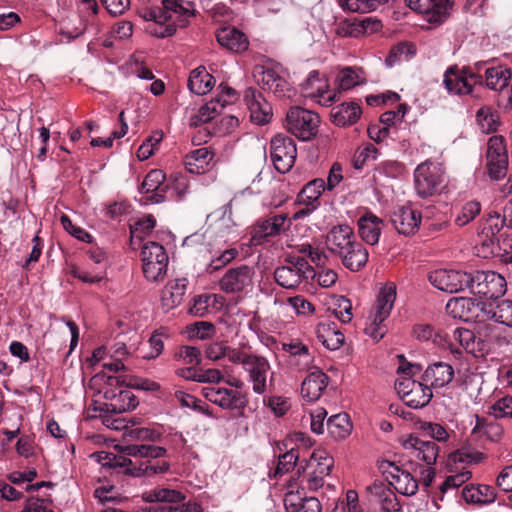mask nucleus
Wrapping results in <instances>:
<instances>
[{"label":"nucleus","mask_w":512,"mask_h":512,"mask_svg":"<svg viewBox=\"0 0 512 512\" xmlns=\"http://www.w3.org/2000/svg\"><path fill=\"white\" fill-rule=\"evenodd\" d=\"M91 386L96 387L98 393H102L107 402L91 404L87 409L88 418L102 417V412L121 414L135 409L138 405L134 393L118 376L96 374L91 379Z\"/></svg>","instance_id":"1"},{"label":"nucleus","mask_w":512,"mask_h":512,"mask_svg":"<svg viewBox=\"0 0 512 512\" xmlns=\"http://www.w3.org/2000/svg\"><path fill=\"white\" fill-rule=\"evenodd\" d=\"M396 299V287L393 284L383 287L374 306L367 316L364 332L374 340H380L387 333L385 320L389 317Z\"/></svg>","instance_id":"2"},{"label":"nucleus","mask_w":512,"mask_h":512,"mask_svg":"<svg viewBox=\"0 0 512 512\" xmlns=\"http://www.w3.org/2000/svg\"><path fill=\"white\" fill-rule=\"evenodd\" d=\"M415 366L409 364L407 367L401 365L398 370L402 371L405 375L398 377L395 382V390L404 403L414 409L422 408L426 406L433 394L431 387L414 380L409 377V373H413L412 370ZM419 370L418 367H416Z\"/></svg>","instance_id":"3"},{"label":"nucleus","mask_w":512,"mask_h":512,"mask_svg":"<svg viewBox=\"0 0 512 512\" xmlns=\"http://www.w3.org/2000/svg\"><path fill=\"white\" fill-rule=\"evenodd\" d=\"M445 179L443 165L426 160L420 163L414 171L415 191L422 198L436 195L444 188Z\"/></svg>","instance_id":"4"},{"label":"nucleus","mask_w":512,"mask_h":512,"mask_svg":"<svg viewBox=\"0 0 512 512\" xmlns=\"http://www.w3.org/2000/svg\"><path fill=\"white\" fill-rule=\"evenodd\" d=\"M142 271L151 282L162 281L167 274L169 257L165 248L157 242H147L141 249Z\"/></svg>","instance_id":"5"},{"label":"nucleus","mask_w":512,"mask_h":512,"mask_svg":"<svg viewBox=\"0 0 512 512\" xmlns=\"http://www.w3.org/2000/svg\"><path fill=\"white\" fill-rule=\"evenodd\" d=\"M319 116L302 107H292L286 115L287 130L300 140L307 141L316 136Z\"/></svg>","instance_id":"6"},{"label":"nucleus","mask_w":512,"mask_h":512,"mask_svg":"<svg viewBox=\"0 0 512 512\" xmlns=\"http://www.w3.org/2000/svg\"><path fill=\"white\" fill-rule=\"evenodd\" d=\"M473 283L470 285L472 293L482 295L487 299H497L507 290L505 278L494 271H478L472 275Z\"/></svg>","instance_id":"7"},{"label":"nucleus","mask_w":512,"mask_h":512,"mask_svg":"<svg viewBox=\"0 0 512 512\" xmlns=\"http://www.w3.org/2000/svg\"><path fill=\"white\" fill-rule=\"evenodd\" d=\"M297 156L295 142L288 136L278 134L270 143V157L273 165L280 173L291 170Z\"/></svg>","instance_id":"8"},{"label":"nucleus","mask_w":512,"mask_h":512,"mask_svg":"<svg viewBox=\"0 0 512 512\" xmlns=\"http://www.w3.org/2000/svg\"><path fill=\"white\" fill-rule=\"evenodd\" d=\"M430 283L441 291L457 293L470 288L472 275L457 270L439 269L429 274Z\"/></svg>","instance_id":"9"},{"label":"nucleus","mask_w":512,"mask_h":512,"mask_svg":"<svg viewBox=\"0 0 512 512\" xmlns=\"http://www.w3.org/2000/svg\"><path fill=\"white\" fill-rule=\"evenodd\" d=\"M313 273L312 267L304 258H296L287 265L278 267L274 272L276 282L286 289L296 288Z\"/></svg>","instance_id":"10"},{"label":"nucleus","mask_w":512,"mask_h":512,"mask_svg":"<svg viewBox=\"0 0 512 512\" xmlns=\"http://www.w3.org/2000/svg\"><path fill=\"white\" fill-rule=\"evenodd\" d=\"M255 271L248 265L228 269L219 280V289L226 294H239L252 287Z\"/></svg>","instance_id":"11"},{"label":"nucleus","mask_w":512,"mask_h":512,"mask_svg":"<svg viewBox=\"0 0 512 512\" xmlns=\"http://www.w3.org/2000/svg\"><path fill=\"white\" fill-rule=\"evenodd\" d=\"M334 466L333 457L325 450H316L312 453L306 468L307 485L310 490H317L324 485V478L331 473Z\"/></svg>","instance_id":"12"},{"label":"nucleus","mask_w":512,"mask_h":512,"mask_svg":"<svg viewBox=\"0 0 512 512\" xmlns=\"http://www.w3.org/2000/svg\"><path fill=\"white\" fill-rule=\"evenodd\" d=\"M486 302L472 298H452L446 304V311L453 318L463 321H484Z\"/></svg>","instance_id":"13"},{"label":"nucleus","mask_w":512,"mask_h":512,"mask_svg":"<svg viewBox=\"0 0 512 512\" xmlns=\"http://www.w3.org/2000/svg\"><path fill=\"white\" fill-rule=\"evenodd\" d=\"M380 469L385 475L389 484L394 486L395 490L405 496H413L418 491V481L409 473L389 461H383Z\"/></svg>","instance_id":"14"},{"label":"nucleus","mask_w":512,"mask_h":512,"mask_svg":"<svg viewBox=\"0 0 512 512\" xmlns=\"http://www.w3.org/2000/svg\"><path fill=\"white\" fill-rule=\"evenodd\" d=\"M301 93L306 98H311L323 106L331 105L335 100V93L329 90V84L318 71H311L306 80L301 84Z\"/></svg>","instance_id":"15"},{"label":"nucleus","mask_w":512,"mask_h":512,"mask_svg":"<svg viewBox=\"0 0 512 512\" xmlns=\"http://www.w3.org/2000/svg\"><path fill=\"white\" fill-rule=\"evenodd\" d=\"M408 6L422 14L429 23L439 24L445 21L452 8V0H406Z\"/></svg>","instance_id":"16"},{"label":"nucleus","mask_w":512,"mask_h":512,"mask_svg":"<svg viewBox=\"0 0 512 512\" xmlns=\"http://www.w3.org/2000/svg\"><path fill=\"white\" fill-rule=\"evenodd\" d=\"M478 78L477 75L468 73L465 69L450 66L444 73L443 83L450 94L467 95L472 92Z\"/></svg>","instance_id":"17"},{"label":"nucleus","mask_w":512,"mask_h":512,"mask_svg":"<svg viewBox=\"0 0 512 512\" xmlns=\"http://www.w3.org/2000/svg\"><path fill=\"white\" fill-rule=\"evenodd\" d=\"M202 395L208 401L223 409L240 410L246 406L245 397L236 390L208 386L202 388Z\"/></svg>","instance_id":"18"},{"label":"nucleus","mask_w":512,"mask_h":512,"mask_svg":"<svg viewBox=\"0 0 512 512\" xmlns=\"http://www.w3.org/2000/svg\"><path fill=\"white\" fill-rule=\"evenodd\" d=\"M137 14L140 18L148 22L146 31L156 37L164 38L172 36L175 33V25L165 24L162 6L142 7L138 9Z\"/></svg>","instance_id":"19"},{"label":"nucleus","mask_w":512,"mask_h":512,"mask_svg":"<svg viewBox=\"0 0 512 512\" xmlns=\"http://www.w3.org/2000/svg\"><path fill=\"white\" fill-rule=\"evenodd\" d=\"M243 369L248 373L253 391L257 394H263L267 390V378L270 371L268 360L262 356L252 354L244 363Z\"/></svg>","instance_id":"20"},{"label":"nucleus","mask_w":512,"mask_h":512,"mask_svg":"<svg viewBox=\"0 0 512 512\" xmlns=\"http://www.w3.org/2000/svg\"><path fill=\"white\" fill-rule=\"evenodd\" d=\"M403 447L411 457L424 462L427 466H433L436 463L439 447L432 441H424L410 435L403 441Z\"/></svg>","instance_id":"21"},{"label":"nucleus","mask_w":512,"mask_h":512,"mask_svg":"<svg viewBox=\"0 0 512 512\" xmlns=\"http://www.w3.org/2000/svg\"><path fill=\"white\" fill-rule=\"evenodd\" d=\"M355 241L356 237L352 227L347 224H339L329 230L325 244L332 254L340 257L346 251V248H349Z\"/></svg>","instance_id":"22"},{"label":"nucleus","mask_w":512,"mask_h":512,"mask_svg":"<svg viewBox=\"0 0 512 512\" xmlns=\"http://www.w3.org/2000/svg\"><path fill=\"white\" fill-rule=\"evenodd\" d=\"M162 9L165 24H173L175 29L184 27L194 11L193 4L188 0H163Z\"/></svg>","instance_id":"23"},{"label":"nucleus","mask_w":512,"mask_h":512,"mask_svg":"<svg viewBox=\"0 0 512 512\" xmlns=\"http://www.w3.org/2000/svg\"><path fill=\"white\" fill-rule=\"evenodd\" d=\"M244 101L254 123L263 125L269 122L272 116V109L261 93L253 88H248L245 90Z\"/></svg>","instance_id":"24"},{"label":"nucleus","mask_w":512,"mask_h":512,"mask_svg":"<svg viewBox=\"0 0 512 512\" xmlns=\"http://www.w3.org/2000/svg\"><path fill=\"white\" fill-rule=\"evenodd\" d=\"M367 491L382 512H399L401 510V504L396 494L383 482H374L367 488Z\"/></svg>","instance_id":"25"},{"label":"nucleus","mask_w":512,"mask_h":512,"mask_svg":"<svg viewBox=\"0 0 512 512\" xmlns=\"http://www.w3.org/2000/svg\"><path fill=\"white\" fill-rule=\"evenodd\" d=\"M391 222L398 233L412 235L419 228L421 215L411 207L402 206L393 212Z\"/></svg>","instance_id":"26"},{"label":"nucleus","mask_w":512,"mask_h":512,"mask_svg":"<svg viewBox=\"0 0 512 512\" xmlns=\"http://www.w3.org/2000/svg\"><path fill=\"white\" fill-rule=\"evenodd\" d=\"M164 181L165 174L162 170H151L146 175L141 185V192L147 194V196L142 199L144 204H157L163 202L164 196L162 193L164 192V189L162 186Z\"/></svg>","instance_id":"27"},{"label":"nucleus","mask_w":512,"mask_h":512,"mask_svg":"<svg viewBox=\"0 0 512 512\" xmlns=\"http://www.w3.org/2000/svg\"><path fill=\"white\" fill-rule=\"evenodd\" d=\"M170 470V463L165 460L146 458L142 461H132L124 474L133 477H153L155 475L165 474Z\"/></svg>","instance_id":"28"},{"label":"nucleus","mask_w":512,"mask_h":512,"mask_svg":"<svg viewBox=\"0 0 512 512\" xmlns=\"http://www.w3.org/2000/svg\"><path fill=\"white\" fill-rule=\"evenodd\" d=\"M290 221L285 214H279L262 220L254 227L252 239L258 241L263 238L276 236L288 229Z\"/></svg>","instance_id":"29"},{"label":"nucleus","mask_w":512,"mask_h":512,"mask_svg":"<svg viewBox=\"0 0 512 512\" xmlns=\"http://www.w3.org/2000/svg\"><path fill=\"white\" fill-rule=\"evenodd\" d=\"M358 233L361 239L369 245L378 243L383 222L382 220L371 212L362 215L358 221Z\"/></svg>","instance_id":"30"},{"label":"nucleus","mask_w":512,"mask_h":512,"mask_svg":"<svg viewBox=\"0 0 512 512\" xmlns=\"http://www.w3.org/2000/svg\"><path fill=\"white\" fill-rule=\"evenodd\" d=\"M216 38L221 46L236 53L245 51L249 45L246 35L232 26L219 29Z\"/></svg>","instance_id":"31"},{"label":"nucleus","mask_w":512,"mask_h":512,"mask_svg":"<svg viewBox=\"0 0 512 512\" xmlns=\"http://www.w3.org/2000/svg\"><path fill=\"white\" fill-rule=\"evenodd\" d=\"M258 81L264 90L272 92L279 98H289L292 94L289 83L273 69H264Z\"/></svg>","instance_id":"32"},{"label":"nucleus","mask_w":512,"mask_h":512,"mask_svg":"<svg viewBox=\"0 0 512 512\" xmlns=\"http://www.w3.org/2000/svg\"><path fill=\"white\" fill-rule=\"evenodd\" d=\"M362 114L361 107L356 102H344L331 109L332 122L339 127L353 125Z\"/></svg>","instance_id":"33"},{"label":"nucleus","mask_w":512,"mask_h":512,"mask_svg":"<svg viewBox=\"0 0 512 512\" xmlns=\"http://www.w3.org/2000/svg\"><path fill=\"white\" fill-rule=\"evenodd\" d=\"M327 385L328 376L321 370H315L302 382V396L309 402L316 401L320 398Z\"/></svg>","instance_id":"34"},{"label":"nucleus","mask_w":512,"mask_h":512,"mask_svg":"<svg viewBox=\"0 0 512 512\" xmlns=\"http://www.w3.org/2000/svg\"><path fill=\"white\" fill-rule=\"evenodd\" d=\"M453 377V367L445 362H436L428 366L423 374L424 381L434 388L444 387L452 381Z\"/></svg>","instance_id":"35"},{"label":"nucleus","mask_w":512,"mask_h":512,"mask_svg":"<svg viewBox=\"0 0 512 512\" xmlns=\"http://www.w3.org/2000/svg\"><path fill=\"white\" fill-rule=\"evenodd\" d=\"M187 280L185 278L174 279L168 282L162 291L161 303L165 310H171L179 306L186 292Z\"/></svg>","instance_id":"36"},{"label":"nucleus","mask_w":512,"mask_h":512,"mask_svg":"<svg viewBox=\"0 0 512 512\" xmlns=\"http://www.w3.org/2000/svg\"><path fill=\"white\" fill-rule=\"evenodd\" d=\"M318 340L329 350H336L344 343V334L338 329L336 323L323 321L317 325Z\"/></svg>","instance_id":"37"},{"label":"nucleus","mask_w":512,"mask_h":512,"mask_svg":"<svg viewBox=\"0 0 512 512\" xmlns=\"http://www.w3.org/2000/svg\"><path fill=\"white\" fill-rule=\"evenodd\" d=\"M484 321L494 320L500 324L512 327V301L486 302L484 308Z\"/></svg>","instance_id":"38"},{"label":"nucleus","mask_w":512,"mask_h":512,"mask_svg":"<svg viewBox=\"0 0 512 512\" xmlns=\"http://www.w3.org/2000/svg\"><path fill=\"white\" fill-rule=\"evenodd\" d=\"M369 258L368 250L357 240L340 256L342 264L350 271H360Z\"/></svg>","instance_id":"39"},{"label":"nucleus","mask_w":512,"mask_h":512,"mask_svg":"<svg viewBox=\"0 0 512 512\" xmlns=\"http://www.w3.org/2000/svg\"><path fill=\"white\" fill-rule=\"evenodd\" d=\"M213 157L214 153L208 148H198L185 156V166L190 173L201 174L208 169Z\"/></svg>","instance_id":"40"},{"label":"nucleus","mask_w":512,"mask_h":512,"mask_svg":"<svg viewBox=\"0 0 512 512\" xmlns=\"http://www.w3.org/2000/svg\"><path fill=\"white\" fill-rule=\"evenodd\" d=\"M502 434V427L498 423L475 415V425L472 428L471 435L476 439L481 440L485 438L490 441H498Z\"/></svg>","instance_id":"41"},{"label":"nucleus","mask_w":512,"mask_h":512,"mask_svg":"<svg viewBox=\"0 0 512 512\" xmlns=\"http://www.w3.org/2000/svg\"><path fill=\"white\" fill-rule=\"evenodd\" d=\"M283 350L290 354L292 362L300 369H307L313 362V354L309 347L299 340H292L289 343H283Z\"/></svg>","instance_id":"42"},{"label":"nucleus","mask_w":512,"mask_h":512,"mask_svg":"<svg viewBox=\"0 0 512 512\" xmlns=\"http://www.w3.org/2000/svg\"><path fill=\"white\" fill-rule=\"evenodd\" d=\"M185 498V494L181 491L164 487L146 491L142 495V499L146 503L162 502L169 505L182 503Z\"/></svg>","instance_id":"43"},{"label":"nucleus","mask_w":512,"mask_h":512,"mask_svg":"<svg viewBox=\"0 0 512 512\" xmlns=\"http://www.w3.org/2000/svg\"><path fill=\"white\" fill-rule=\"evenodd\" d=\"M462 497L467 503L488 504L495 500L496 493L488 485H467L462 489Z\"/></svg>","instance_id":"44"},{"label":"nucleus","mask_w":512,"mask_h":512,"mask_svg":"<svg viewBox=\"0 0 512 512\" xmlns=\"http://www.w3.org/2000/svg\"><path fill=\"white\" fill-rule=\"evenodd\" d=\"M213 86L214 78L205 67H198L191 72L188 79V87L191 92L197 95H205L212 90Z\"/></svg>","instance_id":"45"},{"label":"nucleus","mask_w":512,"mask_h":512,"mask_svg":"<svg viewBox=\"0 0 512 512\" xmlns=\"http://www.w3.org/2000/svg\"><path fill=\"white\" fill-rule=\"evenodd\" d=\"M228 100L216 98L203 105L198 112L191 117V125L199 126L213 120L218 114L221 113L222 109Z\"/></svg>","instance_id":"46"},{"label":"nucleus","mask_w":512,"mask_h":512,"mask_svg":"<svg viewBox=\"0 0 512 512\" xmlns=\"http://www.w3.org/2000/svg\"><path fill=\"white\" fill-rule=\"evenodd\" d=\"M125 456L161 459L167 453V449L162 446L150 444H131L121 448Z\"/></svg>","instance_id":"47"},{"label":"nucleus","mask_w":512,"mask_h":512,"mask_svg":"<svg viewBox=\"0 0 512 512\" xmlns=\"http://www.w3.org/2000/svg\"><path fill=\"white\" fill-rule=\"evenodd\" d=\"M325 190V182L321 178H316L308 182L297 196L300 205H316L319 206V198Z\"/></svg>","instance_id":"48"},{"label":"nucleus","mask_w":512,"mask_h":512,"mask_svg":"<svg viewBox=\"0 0 512 512\" xmlns=\"http://www.w3.org/2000/svg\"><path fill=\"white\" fill-rule=\"evenodd\" d=\"M511 76V70L507 67H491L485 71V83L489 89L501 91L508 86Z\"/></svg>","instance_id":"49"},{"label":"nucleus","mask_w":512,"mask_h":512,"mask_svg":"<svg viewBox=\"0 0 512 512\" xmlns=\"http://www.w3.org/2000/svg\"><path fill=\"white\" fill-rule=\"evenodd\" d=\"M327 430L335 439H344L349 436L352 431V424L348 414L339 413L332 415L327 420Z\"/></svg>","instance_id":"50"},{"label":"nucleus","mask_w":512,"mask_h":512,"mask_svg":"<svg viewBox=\"0 0 512 512\" xmlns=\"http://www.w3.org/2000/svg\"><path fill=\"white\" fill-rule=\"evenodd\" d=\"M336 81L341 90H350L365 82L364 71L361 68L345 67L339 71Z\"/></svg>","instance_id":"51"},{"label":"nucleus","mask_w":512,"mask_h":512,"mask_svg":"<svg viewBox=\"0 0 512 512\" xmlns=\"http://www.w3.org/2000/svg\"><path fill=\"white\" fill-rule=\"evenodd\" d=\"M476 120L481 131L489 134L496 131L499 118L490 108L482 107L476 113Z\"/></svg>","instance_id":"52"},{"label":"nucleus","mask_w":512,"mask_h":512,"mask_svg":"<svg viewBox=\"0 0 512 512\" xmlns=\"http://www.w3.org/2000/svg\"><path fill=\"white\" fill-rule=\"evenodd\" d=\"M299 459V452L295 448H291L287 452L279 455L278 463L274 471V477L282 476L285 473L292 471Z\"/></svg>","instance_id":"53"},{"label":"nucleus","mask_w":512,"mask_h":512,"mask_svg":"<svg viewBox=\"0 0 512 512\" xmlns=\"http://www.w3.org/2000/svg\"><path fill=\"white\" fill-rule=\"evenodd\" d=\"M296 488L295 480H290L283 500L287 512H300L302 508L305 497L298 490L295 491Z\"/></svg>","instance_id":"54"},{"label":"nucleus","mask_w":512,"mask_h":512,"mask_svg":"<svg viewBox=\"0 0 512 512\" xmlns=\"http://www.w3.org/2000/svg\"><path fill=\"white\" fill-rule=\"evenodd\" d=\"M239 254L238 249L234 247H225L218 258H211L206 267V272L212 274L221 270L229 263H231Z\"/></svg>","instance_id":"55"},{"label":"nucleus","mask_w":512,"mask_h":512,"mask_svg":"<svg viewBox=\"0 0 512 512\" xmlns=\"http://www.w3.org/2000/svg\"><path fill=\"white\" fill-rule=\"evenodd\" d=\"M92 457L96 459L103 466L108 467H122L124 470L132 465V460L125 456H116L112 453H108L105 451L97 452L92 454Z\"/></svg>","instance_id":"56"},{"label":"nucleus","mask_w":512,"mask_h":512,"mask_svg":"<svg viewBox=\"0 0 512 512\" xmlns=\"http://www.w3.org/2000/svg\"><path fill=\"white\" fill-rule=\"evenodd\" d=\"M415 54L414 47L409 43H400L391 48L385 62L392 67L395 63L402 60H409Z\"/></svg>","instance_id":"57"},{"label":"nucleus","mask_w":512,"mask_h":512,"mask_svg":"<svg viewBox=\"0 0 512 512\" xmlns=\"http://www.w3.org/2000/svg\"><path fill=\"white\" fill-rule=\"evenodd\" d=\"M502 157H508L504 138L499 135L490 137L487 144V160H495Z\"/></svg>","instance_id":"58"},{"label":"nucleus","mask_w":512,"mask_h":512,"mask_svg":"<svg viewBox=\"0 0 512 512\" xmlns=\"http://www.w3.org/2000/svg\"><path fill=\"white\" fill-rule=\"evenodd\" d=\"M378 150L371 144L367 143L364 146L358 148L355 152L353 165L356 169H361L366 162L375 160L377 158Z\"/></svg>","instance_id":"59"},{"label":"nucleus","mask_w":512,"mask_h":512,"mask_svg":"<svg viewBox=\"0 0 512 512\" xmlns=\"http://www.w3.org/2000/svg\"><path fill=\"white\" fill-rule=\"evenodd\" d=\"M162 138L163 134L158 131L149 136L137 150L138 159L144 161L152 156Z\"/></svg>","instance_id":"60"},{"label":"nucleus","mask_w":512,"mask_h":512,"mask_svg":"<svg viewBox=\"0 0 512 512\" xmlns=\"http://www.w3.org/2000/svg\"><path fill=\"white\" fill-rule=\"evenodd\" d=\"M481 211V205L477 201H469L463 205L461 211L455 218L458 226H464L472 221Z\"/></svg>","instance_id":"61"},{"label":"nucleus","mask_w":512,"mask_h":512,"mask_svg":"<svg viewBox=\"0 0 512 512\" xmlns=\"http://www.w3.org/2000/svg\"><path fill=\"white\" fill-rule=\"evenodd\" d=\"M382 3V0H345L344 7L351 12L368 13L376 10Z\"/></svg>","instance_id":"62"},{"label":"nucleus","mask_w":512,"mask_h":512,"mask_svg":"<svg viewBox=\"0 0 512 512\" xmlns=\"http://www.w3.org/2000/svg\"><path fill=\"white\" fill-rule=\"evenodd\" d=\"M452 340L459 343L466 351H474L475 335L466 328H456L452 333Z\"/></svg>","instance_id":"63"},{"label":"nucleus","mask_w":512,"mask_h":512,"mask_svg":"<svg viewBox=\"0 0 512 512\" xmlns=\"http://www.w3.org/2000/svg\"><path fill=\"white\" fill-rule=\"evenodd\" d=\"M491 408L495 418L512 419V396H505L498 399Z\"/></svg>","instance_id":"64"}]
</instances>
